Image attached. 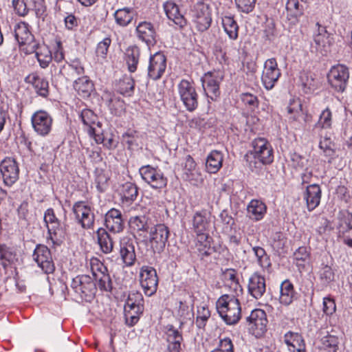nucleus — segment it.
Instances as JSON below:
<instances>
[{"label":"nucleus","instance_id":"obj_1","mask_svg":"<svg viewBox=\"0 0 352 352\" xmlns=\"http://www.w3.org/2000/svg\"><path fill=\"white\" fill-rule=\"evenodd\" d=\"M252 150L245 155V160L252 172H258L263 165L274 161V151L271 144L263 138H255L252 142Z\"/></svg>","mask_w":352,"mask_h":352},{"label":"nucleus","instance_id":"obj_2","mask_svg":"<svg viewBox=\"0 0 352 352\" xmlns=\"http://www.w3.org/2000/svg\"><path fill=\"white\" fill-rule=\"evenodd\" d=\"M217 310L229 325L236 324L241 317V307L239 300L233 295H222L217 301Z\"/></svg>","mask_w":352,"mask_h":352},{"label":"nucleus","instance_id":"obj_3","mask_svg":"<svg viewBox=\"0 0 352 352\" xmlns=\"http://www.w3.org/2000/svg\"><path fill=\"white\" fill-rule=\"evenodd\" d=\"M177 91L186 110L190 112L195 111L198 107V94L193 83L187 80H182L177 85Z\"/></svg>","mask_w":352,"mask_h":352},{"label":"nucleus","instance_id":"obj_4","mask_svg":"<svg viewBox=\"0 0 352 352\" xmlns=\"http://www.w3.org/2000/svg\"><path fill=\"white\" fill-rule=\"evenodd\" d=\"M72 212L76 222L83 229L87 230L93 228L95 215L91 206L83 201H76L72 206Z\"/></svg>","mask_w":352,"mask_h":352},{"label":"nucleus","instance_id":"obj_5","mask_svg":"<svg viewBox=\"0 0 352 352\" xmlns=\"http://www.w3.org/2000/svg\"><path fill=\"white\" fill-rule=\"evenodd\" d=\"M192 15L199 31L204 32L210 28L212 22L211 10L209 5L203 0L198 1L194 5Z\"/></svg>","mask_w":352,"mask_h":352},{"label":"nucleus","instance_id":"obj_6","mask_svg":"<svg viewBox=\"0 0 352 352\" xmlns=\"http://www.w3.org/2000/svg\"><path fill=\"white\" fill-rule=\"evenodd\" d=\"M169 230L164 224H157L149 231V244L154 253H162L168 242Z\"/></svg>","mask_w":352,"mask_h":352},{"label":"nucleus","instance_id":"obj_7","mask_svg":"<svg viewBox=\"0 0 352 352\" xmlns=\"http://www.w3.org/2000/svg\"><path fill=\"white\" fill-rule=\"evenodd\" d=\"M349 78V69L344 65L333 66L328 74V81L338 92L344 91Z\"/></svg>","mask_w":352,"mask_h":352},{"label":"nucleus","instance_id":"obj_8","mask_svg":"<svg viewBox=\"0 0 352 352\" xmlns=\"http://www.w3.org/2000/svg\"><path fill=\"white\" fill-rule=\"evenodd\" d=\"M142 179L155 189H162L167 185L168 179L163 173L151 166H143L140 168Z\"/></svg>","mask_w":352,"mask_h":352},{"label":"nucleus","instance_id":"obj_9","mask_svg":"<svg viewBox=\"0 0 352 352\" xmlns=\"http://www.w3.org/2000/svg\"><path fill=\"white\" fill-rule=\"evenodd\" d=\"M140 282L145 295H153L157 289L158 278L156 270L151 266H142L140 272Z\"/></svg>","mask_w":352,"mask_h":352},{"label":"nucleus","instance_id":"obj_10","mask_svg":"<svg viewBox=\"0 0 352 352\" xmlns=\"http://www.w3.org/2000/svg\"><path fill=\"white\" fill-rule=\"evenodd\" d=\"M90 265L93 276L100 289L110 292L112 289V282L106 267L97 258L91 259Z\"/></svg>","mask_w":352,"mask_h":352},{"label":"nucleus","instance_id":"obj_11","mask_svg":"<svg viewBox=\"0 0 352 352\" xmlns=\"http://www.w3.org/2000/svg\"><path fill=\"white\" fill-rule=\"evenodd\" d=\"M31 122L34 131L38 135L45 137L52 131L53 119L47 111L38 110L32 114Z\"/></svg>","mask_w":352,"mask_h":352},{"label":"nucleus","instance_id":"obj_12","mask_svg":"<svg viewBox=\"0 0 352 352\" xmlns=\"http://www.w3.org/2000/svg\"><path fill=\"white\" fill-rule=\"evenodd\" d=\"M71 287L80 298H91L94 295L96 284L88 275H79L72 279Z\"/></svg>","mask_w":352,"mask_h":352},{"label":"nucleus","instance_id":"obj_13","mask_svg":"<svg viewBox=\"0 0 352 352\" xmlns=\"http://www.w3.org/2000/svg\"><path fill=\"white\" fill-rule=\"evenodd\" d=\"M281 75L278 63L274 58L266 60L264 63V68L261 76V81L264 87L272 89Z\"/></svg>","mask_w":352,"mask_h":352},{"label":"nucleus","instance_id":"obj_14","mask_svg":"<svg viewBox=\"0 0 352 352\" xmlns=\"http://www.w3.org/2000/svg\"><path fill=\"white\" fill-rule=\"evenodd\" d=\"M246 322L250 331L256 336H260L267 330L268 321L266 313L261 309H254L246 318Z\"/></svg>","mask_w":352,"mask_h":352},{"label":"nucleus","instance_id":"obj_15","mask_svg":"<svg viewBox=\"0 0 352 352\" xmlns=\"http://www.w3.org/2000/svg\"><path fill=\"white\" fill-rule=\"evenodd\" d=\"M34 261L45 274H51L55 270L50 249L44 245H37L32 254Z\"/></svg>","mask_w":352,"mask_h":352},{"label":"nucleus","instance_id":"obj_16","mask_svg":"<svg viewBox=\"0 0 352 352\" xmlns=\"http://www.w3.org/2000/svg\"><path fill=\"white\" fill-rule=\"evenodd\" d=\"M0 171L6 186H12L19 179V166L13 158L4 159L0 164Z\"/></svg>","mask_w":352,"mask_h":352},{"label":"nucleus","instance_id":"obj_17","mask_svg":"<svg viewBox=\"0 0 352 352\" xmlns=\"http://www.w3.org/2000/svg\"><path fill=\"white\" fill-rule=\"evenodd\" d=\"M222 79L219 73L212 72H208L201 79L206 94L212 100H215L220 94L219 85Z\"/></svg>","mask_w":352,"mask_h":352},{"label":"nucleus","instance_id":"obj_18","mask_svg":"<svg viewBox=\"0 0 352 352\" xmlns=\"http://www.w3.org/2000/svg\"><path fill=\"white\" fill-rule=\"evenodd\" d=\"M166 68V58L162 52H157L150 57L148 76L157 80L162 78Z\"/></svg>","mask_w":352,"mask_h":352},{"label":"nucleus","instance_id":"obj_19","mask_svg":"<svg viewBox=\"0 0 352 352\" xmlns=\"http://www.w3.org/2000/svg\"><path fill=\"white\" fill-rule=\"evenodd\" d=\"M22 50L28 54L35 53L39 65L43 69L49 66V64L53 58L50 50L48 46L44 43H38L36 42L29 47L23 48Z\"/></svg>","mask_w":352,"mask_h":352},{"label":"nucleus","instance_id":"obj_20","mask_svg":"<svg viewBox=\"0 0 352 352\" xmlns=\"http://www.w3.org/2000/svg\"><path fill=\"white\" fill-rule=\"evenodd\" d=\"M165 340L167 342V352H180L184 341L182 331L172 324L165 327Z\"/></svg>","mask_w":352,"mask_h":352},{"label":"nucleus","instance_id":"obj_21","mask_svg":"<svg viewBox=\"0 0 352 352\" xmlns=\"http://www.w3.org/2000/svg\"><path fill=\"white\" fill-rule=\"evenodd\" d=\"M14 30L15 39L22 49L29 47L36 43L33 34L30 31L28 23L20 22L14 26Z\"/></svg>","mask_w":352,"mask_h":352},{"label":"nucleus","instance_id":"obj_22","mask_svg":"<svg viewBox=\"0 0 352 352\" xmlns=\"http://www.w3.org/2000/svg\"><path fill=\"white\" fill-rule=\"evenodd\" d=\"M104 225L113 233H119L124 228V221L122 212L116 208L110 209L105 214Z\"/></svg>","mask_w":352,"mask_h":352},{"label":"nucleus","instance_id":"obj_23","mask_svg":"<svg viewBox=\"0 0 352 352\" xmlns=\"http://www.w3.org/2000/svg\"><path fill=\"white\" fill-rule=\"evenodd\" d=\"M136 35L142 42L148 46L153 45L156 43V33L153 25L147 21H142L137 25Z\"/></svg>","mask_w":352,"mask_h":352},{"label":"nucleus","instance_id":"obj_24","mask_svg":"<svg viewBox=\"0 0 352 352\" xmlns=\"http://www.w3.org/2000/svg\"><path fill=\"white\" fill-rule=\"evenodd\" d=\"M249 294L255 299H260L266 291L265 279L258 273L253 274L248 282Z\"/></svg>","mask_w":352,"mask_h":352},{"label":"nucleus","instance_id":"obj_25","mask_svg":"<svg viewBox=\"0 0 352 352\" xmlns=\"http://www.w3.org/2000/svg\"><path fill=\"white\" fill-rule=\"evenodd\" d=\"M316 26L318 29L314 36V43L318 50L327 52L333 43V38L327 32L325 26L320 25L319 23H316Z\"/></svg>","mask_w":352,"mask_h":352},{"label":"nucleus","instance_id":"obj_26","mask_svg":"<svg viewBox=\"0 0 352 352\" xmlns=\"http://www.w3.org/2000/svg\"><path fill=\"white\" fill-rule=\"evenodd\" d=\"M25 82L32 85L35 92L40 96L46 98L49 94V82L36 73L29 74Z\"/></svg>","mask_w":352,"mask_h":352},{"label":"nucleus","instance_id":"obj_27","mask_svg":"<svg viewBox=\"0 0 352 352\" xmlns=\"http://www.w3.org/2000/svg\"><path fill=\"white\" fill-rule=\"evenodd\" d=\"M322 191L318 184H311L306 188L304 192V199L306 201L307 209L314 210L320 202Z\"/></svg>","mask_w":352,"mask_h":352},{"label":"nucleus","instance_id":"obj_28","mask_svg":"<svg viewBox=\"0 0 352 352\" xmlns=\"http://www.w3.org/2000/svg\"><path fill=\"white\" fill-rule=\"evenodd\" d=\"M284 342L289 352H306L305 340L298 333L288 331L284 336Z\"/></svg>","mask_w":352,"mask_h":352},{"label":"nucleus","instance_id":"obj_29","mask_svg":"<svg viewBox=\"0 0 352 352\" xmlns=\"http://www.w3.org/2000/svg\"><path fill=\"white\" fill-rule=\"evenodd\" d=\"M296 292L293 284L285 280L280 285L279 302L284 306H289L296 298Z\"/></svg>","mask_w":352,"mask_h":352},{"label":"nucleus","instance_id":"obj_30","mask_svg":"<svg viewBox=\"0 0 352 352\" xmlns=\"http://www.w3.org/2000/svg\"><path fill=\"white\" fill-rule=\"evenodd\" d=\"M166 16L179 27H184L186 22L184 16L180 13L178 6L172 1H166L163 5Z\"/></svg>","mask_w":352,"mask_h":352},{"label":"nucleus","instance_id":"obj_31","mask_svg":"<svg viewBox=\"0 0 352 352\" xmlns=\"http://www.w3.org/2000/svg\"><path fill=\"white\" fill-rule=\"evenodd\" d=\"M210 226V217L206 210L197 211L192 218V229L196 234L207 232Z\"/></svg>","mask_w":352,"mask_h":352},{"label":"nucleus","instance_id":"obj_32","mask_svg":"<svg viewBox=\"0 0 352 352\" xmlns=\"http://www.w3.org/2000/svg\"><path fill=\"white\" fill-rule=\"evenodd\" d=\"M267 211L265 204L261 200L252 199L248 205V216L256 221L261 220Z\"/></svg>","mask_w":352,"mask_h":352},{"label":"nucleus","instance_id":"obj_33","mask_svg":"<svg viewBox=\"0 0 352 352\" xmlns=\"http://www.w3.org/2000/svg\"><path fill=\"white\" fill-rule=\"evenodd\" d=\"M120 195L122 202L130 205L137 199L138 188L132 182H126L120 186Z\"/></svg>","mask_w":352,"mask_h":352},{"label":"nucleus","instance_id":"obj_34","mask_svg":"<svg viewBox=\"0 0 352 352\" xmlns=\"http://www.w3.org/2000/svg\"><path fill=\"white\" fill-rule=\"evenodd\" d=\"M129 223L130 228L138 232H148L152 228L151 221L146 215L131 217Z\"/></svg>","mask_w":352,"mask_h":352},{"label":"nucleus","instance_id":"obj_35","mask_svg":"<svg viewBox=\"0 0 352 352\" xmlns=\"http://www.w3.org/2000/svg\"><path fill=\"white\" fill-rule=\"evenodd\" d=\"M120 256L123 262L127 266H131L135 261V248L129 240H122L120 243Z\"/></svg>","mask_w":352,"mask_h":352},{"label":"nucleus","instance_id":"obj_36","mask_svg":"<svg viewBox=\"0 0 352 352\" xmlns=\"http://www.w3.org/2000/svg\"><path fill=\"white\" fill-rule=\"evenodd\" d=\"M223 154L214 150L208 155L206 162V168L208 173H216L222 166Z\"/></svg>","mask_w":352,"mask_h":352},{"label":"nucleus","instance_id":"obj_37","mask_svg":"<svg viewBox=\"0 0 352 352\" xmlns=\"http://www.w3.org/2000/svg\"><path fill=\"white\" fill-rule=\"evenodd\" d=\"M68 79H73L76 76L82 75L85 73L84 66L78 58L71 60L67 65H64L60 69Z\"/></svg>","mask_w":352,"mask_h":352},{"label":"nucleus","instance_id":"obj_38","mask_svg":"<svg viewBox=\"0 0 352 352\" xmlns=\"http://www.w3.org/2000/svg\"><path fill=\"white\" fill-rule=\"evenodd\" d=\"M97 241L100 250L104 254L112 252L113 242L107 230L102 228H98L96 231Z\"/></svg>","mask_w":352,"mask_h":352},{"label":"nucleus","instance_id":"obj_39","mask_svg":"<svg viewBox=\"0 0 352 352\" xmlns=\"http://www.w3.org/2000/svg\"><path fill=\"white\" fill-rule=\"evenodd\" d=\"M74 87L78 94L83 98L89 97L94 89L93 82L87 76L76 80Z\"/></svg>","mask_w":352,"mask_h":352},{"label":"nucleus","instance_id":"obj_40","mask_svg":"<svg viewBox=\"0 0 352 352\" xmlns=\"http://www.w3.org/2000/svg\"><path fill=\"white\" fill-rule=\"evenodd\" d=\"M82 123L87 126V132L89 135L95 133V125L99 126L97 122L98 117L94 112L88 109H83L80 115Z\"/></svg>","mask_w":352,"mask_h":352},{"label":"nucleus","instance_id":"obj_41","mask_svg":"<svg viewBox=\"0 0 352 352\" xmlns=\"http://www.w3.org/2000/svg\"><path fill=\"white\" fill-rule=\"evenodd\" d=\"M197 234L196 248L202 256H209L211 254V240L208 233H198Z\"/></svg>","mask_w":352,"mask_h":352},{"label":"nucleus","instance_id":"obj_42","mask_svg":"<svg viewBox=\"0 0 352 352\" xmlns=\"http://www.w3.org/2000/svg\"><path fill=\"white\" fill-rule=\"evenodd\" d=\"M135 11L129 8L118 9L114 13L116 23L122 27L128 25L133 21Z\"/></svg>","mask_w":352,"mask_h":352},{"label":"nucleus","instance_id":"obj_43","mask_svg":"<svg viewBox=\"0 0 352 352\" xmlns=\"http://www.w3.org/2000/svg\"><path fill=\"white\" fill-rule=\"evenodd\" d=\"M222 25L224 31L230 39L236 40L238 38L239 25L232 16H225L223 17Z\"/></svg>","mask_w":352,"mask_h":352},{"label":"nucleus","instance_id":"obj_44","mask_svg":"<svg viewBox=\"0 0 352 352\" xmlns=\"http://www.w3.org/2000/svg\"><path fill=\"white\" fill-rule=\"evenodd\" d=\"M140 55V51L138 47L133 46L127 49L126 61L130 72H134L137 69Z\"/></svg>","mask_w":352,"mask_h":352},{"label":"nucleus","instance_id":"obj_45","mask_svg":"<svg viewBox=\"0 0 352 352\" xmlns=\"http://www.w3.org/2000/svg\"><path fill=\"white\" fill-rule=\"evenodd\" d=\"M321 349L328 352H337L338 350L339 340L334 335L327 333L321 340Z\"/></svg>","mask_w":352,"mask_h":352},{"label":"nucleus","instance_id":"obj_46","mask_svg":"<svg viewBox=\"0 0 352 352\" xmlns=\"http://www.w3.org/2000/svg\"><path fill=\"white\" fill-rule=\"evenodd\" d=\"M252 251L257 259L258 265L263 269L268 270L271 266V262L265 250L260 246L252 247Z\"/></svg>","mask_w":352,"mask_h":352},{"label":"nucleus","instance_id":"obj_47","mask_svg":"<svg viewBox=\"0 0 352 352\" xmlns=\"http://www.w3.org/2000/svg\"><path fill=\"white\" fill-rule=\"evenodd\" d=\"M305 6L300 4L298 0H287L286 10L289 15L294 18H298L303 14Z\"/></svg>","mask_w":352,"mask_h":352},{"label":"nucleus","instance_id":"obj_48","mask_svg":"<svg viewBox=\"0 0 352 352\" xmlns=\"http://www.w3.org/2000/svg\"><path fill=\"white\" fill-rule=\"evenodd\" d=\"M14 258L15 254L11 248L3 244L0 245V264L3 265L4 268L12 262Z\"/></svg>","mask_w":352,"mask_h":352},{"label":"nucleus","instance_id":"obj_49","mask_svg":"<svg viewBox=\"0 0 352 352\" xmlns=\"http://www.w3.org/2000/svg\"><path fill=\"white\" fill-rule=\"evenodd\" d=\"M95 182L98 190L100 192H104L108 186L109 176L102 169H96L95 171Z\"/></svg>","mask_w":352,"mask_h":352},{"label":"nucleus","instance_id":"obj_50","mask_svg":"<svg viewBox=\"0 0 352 352\" xmlns=\"http://www.w3.org/2000/svg\"><path fill=\"white\" fill-rule=\"evenodd\" d=\"M332 124V112L329 107L324 109L320 116L318 122L316 124V127L322 129H328Z\"/></svg>","mask_w":352,"mask_h":352},{"label":"nucleus","instance_id":"obj_51","mask_svg":"<svg viewBox=\"0 0 352 352\" xmlns=\"http://www.w3.org/2000/svg\"><path fill=\"white\" fill-rule=\"evenodd\" d=\"M210 316V311L208 308L205 306H201L197 307V313L196 318V325L198 328H204Z\"/></svg>","mask_w":352,"mask_h":352},{"label":"nucleus","instance_id":"obj_52","mask_svg":"<svg viewBox=\"0 0 352 352\" xmlns=\"http://www.w3.org/2000/svg\"><path fill=\"white\" fill-rule=\"evenodd\" d=\"M319 277L321 283L327 285L334 280L335 274L330 266L325 265L320 270Z\"/></svg>","mask_w":352,"mask_h":352},{"label":"nucleus","instance_id":"obj_53","mask_svg":"<svg viewBox=\"0 0 352 352\" xmlns=\"http://www.w3.org/2000/svg\"><path fill=\"white\" fill-rule=\"evenodd\" d=\"M240 98L243 104L248 107L251 111H254L258 107L259 101L257 96L250 93L246 92L241 94Z\"/></svg>","mask_w":352,"mask_h":352},{"label":"nucleus","instance_id":"obj_54","mask_svg":"<svg viewBox=\"0 0 352 352\" xmlns=\"http://www.w3.org/2000/svg\"><path fill=\"white\" fill-rule=\"evenodd\" d=\"M118 86V91L120 94L123 95L127 94L133 90L134 81L132 78L129 76H124L120 80Z\"/></svg>","mask_w":352,"mask_h":352},{"label":"nucleus","instance_id":"obj_55","mask_svg":"<svg viewBox=\"0 0 352 352\" xmlns=\"http://www.w3.org/2000/svg\"><path fill=\"white\" fill-rule=\"evenodd\" d=\"M287 109L288 113L291 115L290 118L296 120L302 111L300 102L298 99L292 100Z\"/></svg>","mask_w":352,"mask_h":352},{"label":"nucleus","instance_id":"obj_56","mask_svg":"<svg viewBox=\"0 0 352 352\" xmlns=\"http://www.w3.org/2000/svg\"><path fill=\"white\" fill-rule=\"evenodd\" d=\"M223 279L226 282L229 283L230 287H233L235 290L238 287H241L236 277V272L233 269H227L223 274Z\"/></svg>","mask_w":352,"mask_h":352},{"label":"nucleus","instance_id":"obj_57","mask_svg":"<svg viewBox=\"0 0 352 352\" xmlns=\"http://www.w3.org/2000/svg\"><path fill=\"white\" fill-rule=\"evenodd\" d=\"M210 352H234L231 339L228 337L220 339L217 347Z\"/></svg>","mask_w":352,"mask_h":352},{"label":"nucleus","instance_id":"obj_58","mask_svg":"<svg viewBox=\"0 0 352 352\" xmlns=\"http://www.w3.org/2000/svg\"><path fill=\"white\" fill-rule=\"evenodd\" d=\"M238 10L244 13L251 12L255 6L256 0H234Z\"/></svg>","mask_w":352,"mask_h":352},{"label":"nucleus","instance_id":"obj_59","mask_svg":"<svg viewBox=\"0 0 352 352\" xmlns=\"http://www.w3.org/2000/svg\"><path fill=\"white\" fill-rule=\"evenodd\" d=\"M111 40L110 38H104L100 42L96 47V53L98 57L104 58L108 52V49L111 45Z\"/></svg>","mask_w":352,"mask_h":352},{"label":"nucleus","instance_id":"obj_60","mask_svg":"<svg viewBox=\"0 0 352 352\" xmlns=\"http://www.w3.org/2000/svg\"><path fill=\"white\" fill-rule=\"evenodd\" d=\"M30 9L34 10L38 17H43L46 11L44 0H31Z\"/></svg>","mask_w":352,"mask_h":352},{"label":"nucleus","instance_id":"obj_61","mask_svg":"<svg viewBox=\"0 0 352 352\" xmlns=\"http://www.w3.org/2000/svg\"><path fill=\"white\" fill-rule=\"evenodd\" d=\"M12 6L16 13L21 16L27 15L30 10L26 5L25 0H12Z\"/></svg>","mask_w":352,"mask_h":352},{"label":"nucleus","instance_id":"obj_62","mask_svg":"<svg viewBox=\"0 0 352 352\" xmlns=\"http://www.w3.org/2000/svg\"><path fill=\"white\" fill-rule=\"evenodd\" d=\"M336 310V305L334 300L330 297H324L323 298V312L327 316H331L335 313Z\"/></svg>","mask_w":352,"mask_h":352},{"label":"nucleus","instance_id":"obj_63","mask_svg":"<svg viewBox=\"0 0 352 352\" xmlns=\"http://www.w3.org/2000/svg\"><path fill=\"white\" fill-rule=\"evenodd\" d=\"M142 312L124 311L125 322L126 325L133 327L140 319V316Z\"/></svg>","mask_w":352,"mask_h":352},{"label":"nucleus","instance_id":"obj_64","mask_svg":"<svg viewBox=\"0 0 352 352\" xmlns=\"http://www.w3.org/2000/svg\"><path fill=\"white\" fill-rule=\"evenodd\" d=\"M178 315L184 320H191L193 317L192 309L190 308L186 304L180 302L178 309Z\"/></svg>","mask_w":352,"mask_h":352}]
</instances>
